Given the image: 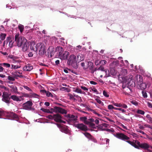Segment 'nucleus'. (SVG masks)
I'll return each mask as SVG.
<instances>
[{
	"instance_id": "59",
	"label": "nucleus",
	"mask_w": 152,
	"mask_h": 152,
	"mask_svg": "<svg viewBox=\"0 0 152 152\" xmlns=\"http://www.w3.org/2000/svg\"><path fill=\"white\" fill-rule=\"evenodd\" d=\"M141 124H139V127L140 129H144V127L142 126H141Z\"/></svg>"
},
{
	"instance_id": "10",
	"label": "nucleus",
	"mask_w": 152,
	"mask_h": 152,
	"mask_svg": "<svg viewBox=\"0 0 152 152\" xmlns=\"http://www.w3.org/2000/svg\"><path fill=\"white\" fill-rule=\"evenodd\" d=\"M66 120L68 122L75 121L77 119V117L72 115L67 114L65 116Z\"/></svg>"
},
{
	"instance_id": "53",
	"label": "nucleus",
	"mask_w": 152,
	"mask_h": 152,
	"mask_svg": "<svg viewBox=\"0 0 152 152\" xmlns=\"http://www.w3.org/2000/svg\"><path fill=\"white\" fill-rule=\"evenodd\" d=\"M54 115H49L48 116V117L50 119H52L54 120Z\"/></svg>"
},
{
	"instance_id": "34",
	"label": "nucleus",
	"mask_w": 152,
	"mask_h": 152,
	"mask_svg": "<svg viewBox=\"0 0 152 152\" xmlns=\"http://www.w3.org/2000/svg\"><path fill=\"white\" fill-rule=\"evenodd\" d=\"M130 135L132 136L135 139L138 137V136L136 134L133 132L131 133L130 134Z\"/></svg>"
},
{
	"instance_id": "22",
	"label": "nucleus",
	"mask_w": 152,
	"mask_h": 152,
	"mask_svg": "<svg viewBox=\"0 0 152 152\" xmlns=\"http://www.w3.org/2000/svg\"><path fill=\"white\" fill-rule=\"evenodd\" d=\"M9 86L11 89V91L12 92L14 93L17 92V88L14 85H11Z\"/></svg>"
},
{
	"instance_id": "41",
	"label": "nucleus",
	"mask_w": 152,
	"mask_h": 152,
	"mask_svg": "<svg viewBox=\"0 0 152 152\" xmlns=\"http://www.w3.org/2000/svg\"><path fill=\"white\" fill-rule=\"evenodd\" d=\"M107 62V61L104 60H102L100 61V63L103 65L105 64Z\"/></svg>"
},
{
	"instance_id": "54",
	"label": "nucleus",
	"mask_w": 152,
	"mask_h": 152,
	"mask_svg": "<svg viewBox=\"0 0 152 152\" xmlns=\"http://www.w3.org/2000/svg\"><path fill=\"white\" fill-rule=\"evenodd\" d=\"M119 110V111H122V113H125L126 112V110H125L124 109H121V108H119V110Z\"/></svg>"
},
{
	"instance_id": "40",
	"label": "nucleus",
	"mask_w": 152,
	"mask_h": 152,
	"mask_svg": "<svg viewBox=\"0 0 152 152\" xmlns=\"http://www.w3.org/2000/svg\"><path fill=\"white\" fill-rule=\"evenodd\" d=\"M142 94L143 96V97H144V98H147V94L144 91H142Z\"/></svg>"
},
{
	"instance_id": "49",
	"label": "nucleus",
	"mask_w": 152,
	"mask_h": 152,
	"mask_svg": "<svg viewBox=\"0 0 152 152\" xmlns=\"http://www.w3.org/2000/svg\"><path fill=\"white\" fill-rule=\"evenodd\" d=\"M81 88L84 91H88V88H87L85 86H81Z\"/></svg>"
},
{
	"instance_id": "42",
	"label": "nucleus",
	"mask_w": 152,
	"mask_h": 152,
	"mask_svg": "<svg viewBox=\"0 0 152 152\" xmlns=\"http://www.w3.org/2000/svg\"><path fill=\"white\" fill-rule=\"evenodd\" d=\"M68 96L70 99H74L73 95L70 94H68Z\"/></svg>"
},
{
	"instance_id": "28",
	"label": "nucleus",
	"mask_w": 152,
	"mask_h": 152,
	"mask_svg": "<svg viewBox=\"0 0 152 152\" xmlns=\"http://www.w3.org/2000/svg\"><path fill=\"white\" fill-rule=\"evenodd\" d=\"M20 66L18 65L12 64L11 69H16L20 68Z\"/></svg>"
},
{
	"instance_id": "11",
	"label": "nucleus",
	"mask_w": 152,
	"mask_h": 152,
	"mask_svg": "<svg viewBox=\"0 0 152 152\" xmlns=\"http://www.w3.org/2000/svg\"><path fill=\"white\" fill-rule=\"evenodd\" d=\"M53 111L56 113H60L61 114H66L67 111L64 109H62L60 107H54Z\"/></svg>"
},
{
	"instance_id": "51",
	"label": "nucleus",
	"mask_w": 152,
	"mask_h": 152,
	"mask_svg": "<svg viewBox=\"0 0 152 152\" xmlns=\"http://www.w3.org/2000/svg\"><path fill=\"white\" fill-rule=\"evenodd\" d=\"M103 129L104 130H106L107 131H109V132H113L114 131V130H111L110 129Z\"/></svg>"
},
{
	"instance_id": "13",
	"label": "nucleus",
	"mask_w": 152,
	"mask_h": 152,
	"mask_svg": "<svg viewBox=\"0 0 152 152\" xmlns=\"http://www.w3.org/2000/svg\"><path fill=\"white\" fill-rule=\"evenodd\" d=\"M54 120L56 121L59 123H65V122L62 120V117L60 115L58 114L54 115Z\"/></svg>"
},
{
	"instance_id": "4",
	"label": "nucleus",
	"mask_w": 152,
	"mask_h": 152,
	"mask_svg": "<svg viewBox=\"0 0 152 152\" xmlns=\"http://www.w3.org/2000/svg\"><path fill=\"white\" fill-rule=\"evenodd\" d=\"M138 77L139 78V80L138 81V83L141 89L142 90L145 89L147 87H149L150 86V83L149 82H146L145 83H141L142 81V77L140 75H137L135 77V79H137Z\"/></svg>"
},
{
	"instance_id": "62",
	"label": "nucleus",
	"mask_w": 152,
	"mask_h": 152,
	"mask_svg": "<svg viewBox=\"0 0 152 152\" xmlns=\"http://www.w3.org/2000/svg\"><path fill=\"white\" fill-rule=\"evenodd\" d=\"M147 137L148 139L149 140H150L151 141H152V137H150L149 136L147 135Z\"/></svg>"
},
{
	"instance_id": "5",
	"label": "nucleus",
	"mask_w": 152,
	"mask_h": 152,
	"mask_svg": "<svg viewBox=\"0 0 152 152\" xmlns=\"http://www.w3.org/2000/svg\"><path fill=\"white\" fill-rule=\"evenodd\" d=\"M58 127L62 132L66 134H68L69 132V130L67 126L64 124H56Z\"/></svg>"
},
{
	"instance_id": "17",
	"label": "nucleus",
	"mask_w": 152,
	"mask_h": 152,
	"mask_svg": "<svg viewBox=\"0 0 152 152\" xmlns=\"http://www.w3.org/2000/svg\"><path fill=\"white\" fill-rule=\"evenodd\" d=\"M8 58L11 59L12 61V62L15 63L16 62L20 63V61L17 60V59L18 58L12 55H10L8 56Z\"/></svg>"
},
{
	"instance_id": "18",
	"label": "nucleus",
	"mask_w": 152,
	"mask_h": 152,
	"mask_svg": "<svg viewBox=\"0 0 152 152\" xmlns=\"http://www.w3.org/2000/svg\"><path fill=\"white\" fill-rule=\"evenodd\" d=\"M56 51L58 54L59 56L64 52V49L61 47L58 46L56 48Z\"/></svg>"
},
{
	"instance_id": "35",
	"label": "nucleus",
	"mask_w": 152,
	"mask_h": 152,
	"mask_svg": "<svg viewBox=\"0 0 152 152\" xmlns=\"http://www.w3.org/2000/svg\"><path fill=\"white\" fill-rule=\"evenodd\" d=\"M46 94L47 96L48 97H53V95L50 92L48 91H47L46 92Z\"/></svg>"
},
{
	"instance_id": "2",
	"label": "nucleus",
	"mask_w": 152,
	"mask_h": 152,
	"mask_svg": "<svg viewBox=\"0 0 152 152\" xmlns=\"http://www.w3.org/2000/svg\"><path fill=\"white\" fill-rule=\"evenodd\" d=\"M126 142L137 149L141 148L145 150H147L148 148H151L152 149V146L149 144L146 143H141L137 140H133L132 142L129 140H127Z\"/></svg>"
},
{
	"instance_id": "15",
	"label": "nucleus",
	"mask_w": 152,
	"mask_h": 152,
	"mask_svg": "<svg viewBox=\"0 0 152 152\" xmlns=\"http://www.w3.org/2000/svg\"><path fill=\"white\" fill-rule=\"evenodd\" d=\"M10 98L13 101L16 102H20L22 100V96H18L16 95H12Z\"/></svg>"
},
{
	"instance_id": "14",
	"label": "nucleus",
	"mask_w": 152,
	"mask_h": 152,
	"mask_svg": "<svg viewBox=\"0 0 152 152\" xmlns=\"http://www.w3.org/2000/svg\"><path fill=\"white\" fill-rule=\"evenodd\" d=\"M74 125L75 127L82 130L86 131L87 130V127L84 124H74Z\"/></svg>"
},
{
	"instance_id": "8",
	"label": "nucleus",
	"mask_w": 152,
	"mask_h": 152,
	"mask_svg": "<svg viewBox=\"0 0 152 152\" xmlns=\"http://www.w3.org/2000/svg\"><path fill=\"white\" fill-rule=\"evenodd\" d=\"M115 136L119 139L124 140H128L130 139L129 137L122 133H116L115 135Z\"/></svg>"
},
{
	"instance_id": "37",
	"label": "nucleus",
	"mask_w": 152,
	"mask_h": 152,
	"mask_svg": "<svg viewBox=\"0 0 152 152\" xmlns=\"http://www.w3.org/2000/svg\"><path fill=\"white\" fill-rule=\"evenodd\" d=\"M84 134L85 135L87 138H91V135L90 134L87 133V132H86L85 133H84Z\"/></svg>"
},
{
	"instance_id": "58",
	"label": "nucleus",
	"mask_w": 152,
	"mask_h": 152,
	"mask_svg": "<svg viewBox=\"0 0 152 152\" xmlns=\"http://www.w3.org/2000/svg\"><path fill=\"white\" fill-rule=\"evenodd\" d=\"M98 70L101 71H104V68L103 67L101 66L99 68Z\"/></svg>"
},
{
	"instance_id": "60",
	"label": "nucleus",
	"mask_w": 152,
	"mask_h": 152,
	"mask_svg": "<svg viewBox=\"0 0 152 152\" xmlns=\"http://www.w3.org/2000/svg\"><path fill=\"white\" fill-rule=\"evenodd\" d=\"M0 87L3 88H4V89H5L6 90H7V88H6V87L4 86H2V85H0Z\"/></svg>"
},
{
	"instance_id": "31",
	"label": "nucleus",
	"mask_w": 152,
	"mask_h": 152,
	"mask_svg": "<svg viewBox=\"0 0 152 152\" xmlns=\"http://www.w3.org/2000/svg\"><path fill=\"white\" fill-rule=\"evenodd\" d=\"M80 120L81 121L84 123H86L87 122V119L86 117H80Z\"/></svg>"
},
{
	"instance_id": "32",
	"label": "nucleus",
	"mask_w": 152,
	"mask_h": 152,
	"mask_svg": "<svg viewBox=\"0 0 152 152\" xmlns=\"http://www.w3.org/2000/svg\"><path fill=\"white\" fill-rule=\"evenodd\" d=\"M30 95L31 97L38 98L39 96V95L38 94L34 93H31Z\"/></svg>"
},
{
	"instance_id": "9",
	"label": "nucleus",
	"mask_w": 152,
	"mask_h": 152,
	"mask_svg": "<svg viewBox=\"0 0 152 152\" xmlns=\"http://www.w3.org/2000/svg\"><path fill=\"white\" fill-rule=\"evenodd\" d=\"M38 44H40V45L38 47V50H39V54L41 55L44 54L46 52L44 44L42 43H39Z\"/></svg>"
},
{
	"instance_id": "38",
	"label": "nucleus",
	"mask_w": 152,
	"mask_h": 152,
	"mask_svg": "<svg viewBox=\"0 0 152 152\" xmlns=\"http://www.w3.org/2000/svg\"><path fill=\"white\" fill-rule=\"evenodd\" d=\"M95 100L99 104H100L102 105H104L103 103L99 99H96Z\"/></svg>"
},
{
	"instance_id": "39",
	"label": "nucleus",
	"mask_w": 152,
	"mask_h": 152,
	"mask_svg": "<svg viewBox=\"0 0 152 152\" xmlns=\"http://www.w3.org/2000/svg\"><path fill=\"white\" fill-rule=\"evenodd\" d=\"M137 113L141 114L142 115H143L145 113L143 111L141 110H137Z\"/></svg>"
},
{
	"instance_id": "47",
	"label": "nucleus",
	"mask_w": 152,
	"mask_h": 152,
	"mask_svg": "<svg viewBox=\"0 0 152 152\" xmlns=\"http://www.w3.org/2000/svg\"><path fill=\"white\" fill-rule=\"evenodd\" d=\"M56 50L55 51L54 48H53V50L52 51L50 52V56L51 57H52L55 54Z\"/></svg>"
},
{
	"instance_id": "43",
	"label": "nucleus",
	"mask_w": 152,
	"mask_h": 152,
	"mask_svg": "<svg viewBox=\"0 0 152 152\" xmlns=\"http://www.w3.org/2000/svg\"><path fill=\"white\" fill-rule=\"evenodd\" d=\"M103 94L106 97H108L109 95L108 94H107V92L105 91H104L103 92Z\"/></svg>"
},
{
	"instance_id": "57",
	"label": "nucleus",
	"mask_w": 152,
	"mask_h": 152,
	"mask_svg": "<svg viewBox=\"0 0 152 152\" xmlns=\"http://www.w3.org/2000/svg\"><path fill=\"white\" fill-rule=\"evenodd\" d=\"M0 65V72H2L4 71V68Z\"/></svg>"
},
{
	"instance_id": "26",
	"label": "nucleus",
	"mask_w": 152,
	"mask_h": 152,
	"mask_svg": "<svg viewBox=\"0 0 152 152\" xmlns=\"http://www.w3.org/2000/svg\"><path fill=\"white\" fill-rule=\"evenodd\" d=\"M40 110L43 112L48 113H52V112L48 109H45L44 108H41Z\"/></svg>"
},
{
	"instance_id": "55",
	"label": "nucleus",
	"mask_w": 152,
	"mask_h": 152,
	"mask_svg": "<svg viewBox=\"0 0 152 152\" xmlns=\"http://www.w3.org/2000/svg\"><path fill=\"white\" fill-rule=\"evenodd\" d=\"M8 80H14V79L13 77L10 76L8 77Z\"/></svg>"
},
{
	"instance_id": "3",
	"label": "nucleus",
	"mask_w": 152,
	"mask_h": 152,
	"mask_svg": "<svg viewBox=\"0 0 152 152\" xmlns=\"http://www.w3.org/2000/svg\"><path fill=\"white\" fill-rule=\"evenodd\" d=\"M4 116L8 117L9 119L17 118L18 117L16 114L13 113L4 112L2 110H0V118Z\"/></svg>"
},
{
	"instance_id": "61",
	"label": "nucleus",
	"mask_w": 152,
	"mask_h": 152,
	"mask_svg": "<svg viewBox=\"0 0 152 152\" xmlns=\"http://www.w3.org/2000/svg\"><path fill=\"white\" fill-rule=\"evenodd\" d=\"M81 48V46L79 45L77 46V49L78 50H80Z\"/></svg>"
},
{
	"instance_id": "6",
	"label": "nucleus",
	"mask_w": 152,
	"mask_h": 152,
	"mask_svg": "<svg viewBox=\"0 0 152 152\" xmlns=\"http://www.w3.org/2000/svg\"><path fill=\"white\" fill-rule=\"evenodd\" d=\"M30 49L31 50L36 52L38 50V47L40 45V44L38 43L36 44L35 42L32 41L30 42Z\"/></svg>"
},
{
	"instance_id": "52",
	"label": "nucleus",
	"mask_w": 152,
	"mask_h": 152,
	"mask_svg": "<svg viewBox=\"0 0 152 152\" xmlns=\"http://www.w3.org/2000/svg\"><path fill=\"white\" fill-rule=\"evenodd\" d=\"M147 105L150 108H152V104L150 102H148L147 103Z\"/></svg>"
},
{
	"instance_id": "44",
	"label": "nucleus",
	"mask_w": 152,
	"mask_h": 152,
	"mask_svg": "<svg viewBox=\"0 0 152 152\" xmlns=\"http://www.w3.org/2000/svg\"><path fill=\"white\" fill-rule=\"evenodd\" d=\"M104 72L105 73L106 77H108L109 76V72L107 70H105Z\"/></svg>"
},
{
	"instance_id": "63",
	"label": "nucleus",
	"mask_w": 152,
	"mask_h": 152,
	"mask_svg": "<svg viewBox=\"0 0 152 152\" xmlns=\"http://www.w3.org/2000/svg\"><path fill=\"white\" fill-rule=\"evenodd\" d=\"M90 83L91 84L95 85L96 84H97V83L96 82L94 81H91L90 82Z\"/></svg>"
},
{
	"instance_id": "36",
	"label": "nucleus",
	"mask_w": 152,
	"mask_h": 152,
	"mask_svg": "<svg viewBox=\"0 0 152 152\" xmlns=\"http://www.w3.org/2000/svg\"><path fill=\"white\" fill-rule=\"evenodd\" d=\"M2 96L3 98L9 97L8 93L7 92H4Z\"/></svg>"
},
{
	"instance_id": "30",
	"label": "nucleus",
	"mask_w": 152,
	"mask_h": 152,
	"mask_svg": "<svg viewBox=\"0 0 152 152\" xmlns=\"http://www.w3.org/2000/svg\"><path fill=\"white\" fill-rule=\"evenodd\" d=\"M6 36V34L4 33H1L0 35V38L1 39L3 40H4Z\"/></svg>"
},
{
	"instance_id": "16",
	"label": "nucleus",
	"mask_w": 152,
	"mask_h": 152,
	"mask_svg": "<svg viewBox=\"0 0 152 152\" xmlns=\"http://www.w3.org/2000/svg\"><path fill=\"white\" fill-rule=\"evenodd\" d=\"M32 105V102L30 101H28L23 104V107L26 110H29L31 108Z\"/></svg>"
},
{
	"instance_id": "21",
	"label": "nucleus",
	"mask_w": 152,
	"mask_h": 152,
	"mask_svg": "<svg viewBox=\"0 0 152 152\" xmlns=\"http://www.w3.org/2000/svg\"><path fill=\"white\" fill-rule=\"evenodd\" d=\"M33 68L32 66L30 65H27L24 67L23 69L24 71H29L31 70Z\"/></svg>"
},
{
	"instance_id": "1",
	"label": "nucleus",
	"mask_w": 152,
	"mask_h": 152,
	"mask_svg": "<svg viewBox=\"0 0 152 152\" xmlns=\"http://www.w3.org/2000/svg\"><path fill=\"white\" fill-rule=\"evenodd\" d=\"M19 36V33L17 34L15 36V41L17 45L19 47H21L23 51H26L28 49L30 45L24 37Z\"/></svg>"
},
{
	"instance_id": "19",
	"label": "nucleus",
	"mask_w": 152,
	"mask_h": 152,
	"mask_svg": "<svg viewBox=\"0 0 152 152\" xmlns=\"http://www.w3.org/2000/svg\"><path fill=\"white\" fill-rule=\"evenodd\" d=\"M87 66L86 67H84V69H87L89 68L90 69H91L93 67V64L92 62L88 61L87 63Z\"/></svg>"
},
{
	"instance_id": "12",
	"label": "nucleus",
	"mask_w": 152,
	"mask_h": 152,
	"mask_svg": "<svg viewBox=\"0 0 152 152\" xmlns=\"http://www.w3.org/2000/svg\"><path fill=\"white\" fill-rule=\"evenodd\" d=\"M69 55V52L67 51L63 52L59 56V58L61 60H66Z\"/></svg>"
},
{
	"instance_id": "7",
	"label": "nucleus",
	"mask_w": 152,
	"mask_h": 152,
	"mask_svg": "<svg viewBox=\"0 0 152 152\" xmlns=\"http://www.w3.org/2000/svg\"><path fill=\"white\" fill-rule=\"evenodd\" d=\"M77 62L76 56L74 55H71L68 59L67 63L69 65H72Z\"/></svg>"
},
{
	"instance_id": "64",
	"label": "nucleus",
	"mask_w": 152,
	"mask_h": 152,
	"mask_svg": "<svg viewBox=\"0 0 152 152\" xmlns=\"http://www.w3.org/2000/svg\"><path fill=\"white\" fill-rule=\"evenodd\" d=\"M40 91L41 93H46V92H47V91H46L44 89L41 90Z\"/></svg>"
},
{
	"instance_id": "50",
	"label": "nucleus",
	"mask_w": 152,
	"mask_h": 152,
	"mask_svg": "<svg viewBox=\"0 0 152 152\" xmlns=\"http://www.w3.org/2000/svg\"><path fill=\"white\" fill-rule=\"evenodd\" d=\"M124 108L126 109L127 108V106L124 104H121V107Z\"/></svg>"
},
{
	"instance_id": "25",
	"label": "nucleus",
	"mask_w": 152,
	"mask_h": 152,
	"mask_svg": "<svg viewBox=\"0 0 152 152\" xmlns=\"http://www.w3.org/2000/svg\"><path fill=\"white\" fill-rule=\"evenodd\" d=\"M110 74L114 76L116 74V72L113 68H111L110 70Z\"/></svg>"
},
{
	"instance_id": "20",
	"label": "nucleus",
	"mask_w": 152,
	"mask_h": 152,
	"mask_svg": "<svg viewBox=\"0 0 152 152\" xmlns=\"http://www.w3.org/2000/svg\"><path fill=\"white\" fill-rule=\"evenodd\" d=\"M84 59V56L82 54H79L76 57L77 62H79L80 61L83 60Z\"/></svg>"
},
{
	"instance_id": "48",
	"label": "nucleus",
	"mask_w": 152,
	"mask_h": 152,
	"mask_svg": "<svg viewBox=\"0 0 152 152\" xmlns=\"http://www.w3.org/2000/svg\"><path fill=\"white\" fill-rule=\"evenodd\" d=\"M114 107L112 105H109L108 106V108L109 110H112L113 109Z\"/></svg>"
},
{
	"instance_id": "45",
	"label": "nucleus",
	"mask_w": 152,
	"mask_h": 152,
	"mask_svg": "<svg viewBox=\"0 0 152 152\" xmlns=\"http://www.w3.org/2000/svg\"><path fill=\"white\" fill-rule=\"evenodd\" d=\"M114 106L118 107H121V103L118 104L117 103H115L114 104Z\"/></svg>"
},
{
	"instance_id": "46",
	"label": "nucleus",
	"mask_w": 152,
	"mask_h": 152,
	"mask_svg": "<svg viewBox=\"0 0 152 152\" xmlns=\"http://www.w3.org/2000/svg\"><path fill=\"white\" fill-rule=\"evenodd\" d=\"M23 88L27 90H28L29 91H31V89L30 88L26 86H23Z\"/></svg>"
},
{
	"instance_id": "56",
	"label": "nucleus",
	"mask_w": 152,
	"mask_h": 152,
	"mask_svg": "<svg viewBox=\"0 0 152 152\" xmlns=\"http://www.w3.org/2000/svg\"><path fill=\"white\" fill-rule=\"evenodd\" d=\"M145 126L152 129V126L150 125L145 124Z\"/></svg>"
},
{
	"instance_id": "27",
	"label": "nucleus",
	"mask_w": 152,
	"mask_h": 152,
	"mask_svg": "<svg viewBox=\"0 0 152 152\" xmlns=\"http://www.w3.org/2000/svg\"><path fill=\"white\" fill-rule=\"evenodd\" d=\"M127 74V71L126 69H122L121 72V74L122 75H126Z\"/></svg>"
},
{
	"instance_id": "23",
	"label": "nucleus",
	"mask_w": 152,
	"mask_h": 152,
	"mask_svg": "<svg viewBox=\"0 0 152 152\" xmlns=\"http://www.w3.org/2000/svg\"><path fill=\"white\" fill-rule=\"evenodd\" d=\"M73 91L75 92H77L78 93H80L81 94H85V93L84 92H83L81 91V89L78 88H74V90Z\"/></svg>"
},
{
	"instance_id": "33",
	"label": "nucleus",
	"mask_w": 152,
	"mask_h": 152,
	"mask_svg": "<svg viewBox=\"0 0 152 152\" xmlns=\"http://www.w3.org/2000/svg\"><path fill=\"white\" fill-rule=\"evenodd\" d=\"M18 28L20 30V32L22 33L24 29V26L22 25H20L18 26Z\"/></svg>"
},
{
	"instance_id": "24",
	"label": "nucleus",
	"mask_w": 152,
	"mask_h": 152,
	"mask_svg": "<svg viewBox=\"0 0 152 152\" xmlns=\"http://www.w3.org/2000/svg\"><path fill=\"white\" fill-rule=\"evenodd\" d=\"M0 65L3 66L4 67L7 68H10L11 66L10 64L6 63H0Z\"/></svg>"
},
{
	"instance_id": "29",
	"label": "nucleus",
	"mask_w": 152,
	"mask_h": 152,
	"mask_svg": "<svg viewBox=\"0 0 152 152\" xmlns=\"http://www.w3.org/2000/svg\"><path fill=\"white\" fill-rule=\"evenodd\" d=\"M2 100L7 103L9 104L10 103V100L9 97L3 98Z\"/></svg>"
}]
</instances>
